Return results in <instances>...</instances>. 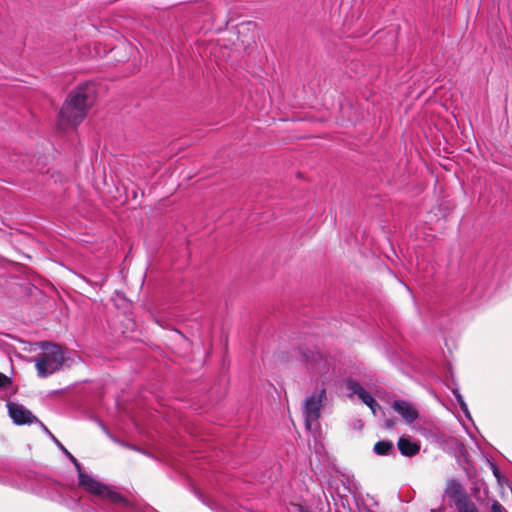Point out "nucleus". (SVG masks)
Segmentation results:
<instances>
[{
	"label": "nucleus",
	"mask_w": 512,
	"mask_h": 512,
	"mask_svg": "<svg viewBox=\"0 0 512 512\" xmlns=\"http://www.w3.org/2000/svg\"><path fill=\"white\" fill-rule=\"evenodd\" d=\"M456 508H457L458 512H479L478 508L470 500L469 497L462 501H457Z\"/></svg>",
	"instance_id": "11"
},
{
	"label": "nucleus",
	"mask_w": 512,
	"mask_h": 512,
	"mask_svg": "<svg viewBox=\"0 0 512 512\" xmlns=\"http://www.w3.org/2000/svg\"><path fill=\"white\" fill-rule=\"evenodd\" d=\"M64 452L67 455V457L76 465V467L80 469V464L78 463L77 459L66 449H64Z\"/></svg>",
	"instance_id": "14"
},
{
	"label": "nucleus",
	"mask_w": 512,
	"mask_h": 512,
	"mask_svg": "<svg viewBox=\"0 0 512 512\" xmlns=\"http://www.w3.org/2000/svg\"><path fill=\"white\" fill-rule=\"evenodd\" d=\"M398 449L403 456L412 457L418 454L420 445L408 437H400L397 442Z\"/></svg>",
	"instance_id": "8"
},
{
	"label": "nucleus",
	"mask_w": 512,
	"mask_h": 512,
	"mask_svg": "<svg viewBox=\"0 0 512 512\" xmlns=\"http://www.w3.org/2000/svg\"><path fill=\"white\" fill-rule=\"evenodd\" d=\"M325 398L326 390L322 388L317 395H311L305 399L303 415L307 429L310 430L312 425L318 422Z\"/></svg>",
	"instance_id": "4"
},
{
	"label": "nucleus",
	"mask_w": 512,
	"mask_h": 512,
	"mask_svg": "<svg viewBox=\"0 0 512 512\" xmlns=\"http://www.w3.org/2000/svg\"><path fill=\"white\" fill-rule=\"evenodd\" d=\"M79 484L89 493L99 496L103 500H108L116 505H128V500L123 495L82 472L79 473Z\"/></svg>",
	"instance_id": "3"
},
{
	"label": "nucleus",
	"mask_w": 512,
	"mask_h": 512,
	"mask_svg": "<svg viewBox=\"0 0 512 512\" xmlns=\"http://www.w3.org/2000/svg\"><path fill=\"white\" fill-rule=\"evenodd\" d=\"M7 407L9 416L17 425L32 424L38 421L37 417L21 404L9 402Z\"/></svg>",
	"instance_id": "5"
},
{
	"label": "nucleus",
	"mask_w": 512,
	"mask_h": 512,
	"mask_svg": "<svg viewBox=\"0 0 512 512\" xmlns=\"http://www.w3.org/2000/svg\"><path fill=\"white\" fill-rule=\"evenodd\" d=\"M385 426H386L387 428H393V426H394V422H393L392 420H386V421H385Z\"/></svg>",
	"instance_id": "16"
},
{
	"label": "nucleus",
	"mask_w": 512,
	"mask_h": 512,
	"mask_svg": "<svg viewBox=\"0 0 512 512\" xmlns=\"http://www.w3.org/2000/svg\"><path fill=\"white\" fill-rule=\"evenodd\" d=\"M95 88L92 83L77 85L67 95L58 113L57 124L61 129L76 128L86 118L95 101Z\"/></svg>",
	"instance_id": "1"
},
{
	"label": "nucleus",
	"mask_w": 512,
	"mask_h": 512,
	"mask_svg": "<svg viewBox=\"0 0 512 512\" xmlns=\"http://www.w3.org/2000/svg\"><path fill=\"white\" fill-rule=\"evenodd\" d=\"M374 452L380 456H387L394 452V444L390 440H382L375 443Z\"/></svg>",
	"instance_id": "10"
},
{
	"label": "nucleus",
	"mask_w": 512,
	"mask_h": 512,
	"mask_svg": "<svg viewBox=\"0 0 512 512\" xmlns=\"http://www.w3.org/2000/svg\"><path fill=\"white\" fill-rule=\"evenodd\" d=\"M346 388L350 391L349 397L357 395L358 398L367 406L376 405L374 397L366 391L358 382L348 380L346 382Z\"/></svg>",
	"instance_id": "6"
},
{
	"label": "nucleus",
	"mask_w": 512,
	"mask_h": 512,
	"mask_svg": "<svg viewBox=\"0 0 512 512\" xmlns=\"http://www.w3.org/2000/svg\"><path fill=\"white\" fill-rule=\"evenodd\" d=\"M12 383L11 378L0 372V388H6Z\"/></svg>",
	"instance_id": "12"
},
{
	"label": "nucleus",
	"mask_w": 512,
	"mask_h": 512,
	"mask_svg": "<svg viewBox=\"0 0 512 512\" xmlns=\"http://www.w3.org/2000/svg\"><path fill=\"white\" fill-rule=\"evenodd\" d=\"M392 408L399 413L407 423H412L418 418V412L407 401L395 400L392 404Z\"/></svg>",
	"instance_id": "7"
},
{
	"label": "nucleus",
	"mask_w": 512,
	"mask_h": 512,
	"mask_svg": "<svg viewBox=\"0 0 512 512\" xmlns=\"http://www.w3.org/2000/svg\"><path fill=\"white\" fill-rule=\"evenodd\" d=\"M446 494L448 495V497L453 499L455 504L457 501H462L469 497L465 490L463 489V486L456 480H451L448 482Z\"/></svg>",
	"instance_id": "9"
},
{
	"label": "nucleus",
	"mask_w": 512,
	"mask_h": 512,
	"mask_svg": "<svg viewBox=\"0 0 512 512\" xmlns=\"http://www.w3.org/2000/svg\"><path fill=\"white\" fill-rule=\"evenodd\" d=\"M491 512H507V510L497 500H495L491 505Z\"/></svg>",
	"instance_id": "13"
},
{
	"label": "nucleus",
	"mask_w": 512,
	"mask_h": 512,
	"mask_svg": "<svg viewBox=\"0 0 512 512\" xmlns=\"http://www.w3.org/2000/svg\"><path fill=\"white\" fill-rule=\"evenodd\" d=\"M368 407L371 409V411L374 415H376L377 410L381 408L377 402H376V405L371 404V406H368Z\"/></svg>",
	"instance_id": "15"
},
{
	"label": "nucleus",
	"mask_w": 512,
	"mask_h": 512,
	"mask_svg": "<svg viewBox=\"0 0 512 512\" xmlns=\"http://www.w3.org/2000/svg\"><path fill=\"white\" fill-rule=\"evenodd\" d=\"M40 347L43 352L35 360L37 374L41 378H46L56 371H59L65 361L64 353L61 347L51 342H41Z\"/></svg>",
	"instance_id": "2"
}]
</instances>
